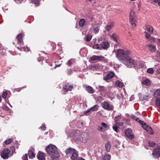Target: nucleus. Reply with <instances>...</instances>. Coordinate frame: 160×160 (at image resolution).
I'll list each match as a JSON object with an SVG mask.
<instances>
[{"label": "nucleus", "mask_w": 160, "mask_h": 160, "mask_svg": "<svg viewBox=\"0 0 160 160\" xmlns=\"http://www.w3.org/2000/svg\"><path fill=\"white\" fill-rule=\"evenodd\" d=\"M81 133L80 131L77 130L73 132V138L74 139L76 140H79Z\"/></svg>", "instance_id": "obj_10"}, {"label": "nucleus", "mask_w": 160, "mask_h": 160, "mask_svg": "<svg viewBox=\"0 0 160 160\" xmlns=\"http://www.w3.org/2000/svg\"><path fill=\"white\" fill-rule=\"evenodd\" d=\"M22 160H28V155L27 154H25L22 157Z\"/></svg>", "instance_id": "obj_49"}, {"label": "nucleus", "mask_w": 160, "mask_h": 160, "mask_svg": "<svg viewBox=\"0 0 160 160\" xmlns=\"http://www.w3.org/2000/svg\"><path fill=\"white\" fill-rule=\"evenodd\" d=\"M99 65L98 64H96L95 65L92 66V68L94 70V69H97L99 68Z\"/></svg>", "instance_id": "obj_48"}, {"label": "nucleus", "mask_w": 160, "mask_h": 160, "mask_svg": "<svg viewBox=\"0 0 160 160\" xmlns=\"http://www.w3.org/2000/svg\"><path fill=\"white\" fill-rule=\"evenodd\" d=\"M123 63L129 68L135 67L137 63L132 58L127 57L123 61Z\"/></svg>", "instance_id": "obj_2"}, {"label": "nucleus", "mask_w": 160, "mask_h": 160, "mask_svg": "<svg viewBox=\"0 0 160 160\" xmlns=\"http://www.w3.org/2000/svg\"><path fill=\"white\" fill-rule=\"evenodd\" d=\"M153 157L155 158H157L160 156V148H158L154 149L152 154Z\"/></svg>", "instance_id": "obj_12"}, {"label": "nucleus", "mask_w": 160, "mask_h": 160, "mask_svg": "<svg viewBox=\"0 0 160 160\" xmlns=\"http://www.w3.org/2000/svg\"><path fill=\"white\" fill-rule=\"evenodd\" d=\"M138 96L139 97L140 99L142 101L148 100L151 97L150 95H142L141 93L138 94Z\"/></svg>", "instance_id": "obj_14"}, {"label": "nucleus", "mask_w": 160, "mask_h": 160, "mask_svg": "<svg viewBox=\"0 0 160 160\" xmlns=\"http://www.w3.org/2000/svg\"><path fill=\"white\" fill-rule=\"evenodd\" d=\"M37 157L39 160H44L45 158L44 153L40 151L38 152Z\"/></svg>", "instance_id": "obj_16"}, {"label": "nucleus", "mask_w": 160, "mask_h": 160, "mask_svg": "<svg viewBox=\"0 0 160 160\" xmlns=\"http://www.w3.org/2000/svg\"><path fill=\"white\" fill-rule=\"evenodd\" d=\"M34 150L33 148H31L28 150V154L29 157L30 159H32L35 158V155L34 153Z\"/></svg>", "instance_id": "obj_15"}, {"label": "nucleus", "mask_w": 160, "mask_h": 160, "mask_svg": "<svg viewBox=\"0 0 160 160\" xmlns=\"http://www.w3.org/2000/svg\"><path fill=\"white\" fill-rule=\"evenodd\" d=\"M117 56L120 60L122 62L127 57L125 55V51L122 49L117 50Z\"/></svg>", "instance_id": "obj_5"}, {"label": "nucleus", "mask_w": 160, "mask_h": 160, "mask_svg": "<svg viewBox=\"0 0 160 160\" xmlns=\"http://www.w3.org/2000/svg\"><path fill=\"white\" fill-rule=\"evenodd\" d=\"M91 61H97V56L93 55L90 58Z\"/></svg>", "instance_id": "obj_40"}, {"label": "nucleus", "mask_w": 160, "mask_h": 160, "mask_svg": "<svg viewBox=\"0 0 160 160\" xmlns=\"http://www.w3.org/2000/svg\"><path fill=\"white\" fill-rule=\"evenodd\" d=\"M86 90L90 93H93L94 92V90L91 86H88L86 87Z\"/></svg>", "instance_id": "obj_23"}, {"label": "nucleus", "mask_w": 160, "mask_h": 160, "mask_svg": "<svg viewBox=\"0 0 160 160\" xmlns=\"http://www.w3.org/2000/svg\"><path fill=\"white\" fill-rule=\"evenodd\" d=\"M101 106L103 108L107 110H111L113 109V106L106 101L103 102Z\"/></svg>", "instance_id": "obj_7"}, {"label": "nucleus", "mask_w": 160, "mask_h": 160, "mask_svg": "<svg viewBox=\"0 0 160 160\" xmlns=\"http://www.w3.org/2000/svg\"><path fill=\"white\" fill-rule=\"evenodd\" d=\"M105 147L106 148V150L107 152H109L110 149L111 145L110 144V142H108L105 144Z\"/></svg>", "instance_id": "obj_28"}, {"label": "nucleus", "mask_w": 160, "mask_h": 160, "mask_svg": "<svg viewBox=\"0 0 160 160\" xmlns=\"http://www.w3.org/2000/svg\"><path fill=\"white\" fill-rule=\"evenodd\" d=\"M114 73L111 72L108 74L105 77L103 78V79L105 81H107L109 79L112 78L114 76Z\"/></svg>", "instance_id": "obj_19"}, {"label": "nucleus", "mask_w": 160, "mask_h": 160, "mask_svg": "<svg viewBox=\"0 0 160 160\" xmlns=\"http://www.w3.org/2000/svg\"><path fill=\"white\" fill-rule=\"evenodd\" d=\"M111 155L108 154H105L103 157V160H110Z\"/></svg>", "instance_id": "obj_36"}, {"label": "nucleus", "mask_w": 160, "mask_h": 160, "mask_svg": "<svg viewBox=\"0 0 160 160\" xmlns=\"http://www.w3.org/2000/svg\"><path fill=\"white\" fill-rule=\"evenodd\" d=\"M145 37L147 38H149L150 36V34H149L147 32H145Z\"/></svg>", "instance_id": "obj_53"}, {"label": "nucleus", "mask_w": 160, "mask_h": 160, "mask_svg": "<svg viewBox=\"0 0 160 160\" xmlns=\"http://www.w3.org/2000/svg\"><path fill=\"white\" fill-rule=\"evenodd\" d=\"M97 129L99 131L101 132H103L105 130V129L102 126H98L97 128Z\"/></svg>", "instance_id": "obj_46"}, {"label": "nucleus", "mask_w": 160, "mask_h": 160, "mask_svg": "<svg viewBox=\"0 0 160 160\" xmlns=\"http://www.w3.org/2000/svg\"><path fill=\"white\" fill-rule=\"evenodd\" d=\"M131 118L136 121H138L139 119V118L138 117L134 115H132L131 117Z\"/></svg>", "instance_id": "obj_51"}, {"label": "nucleus", "mask_w": 160, "mask_h": 160, "mask_svg": "<svg viewBox=\"0 0 160 160\" xmlns=\"http://www.w3.org/2000/svg\"><path fill=\"white\" fill-rule=\"evenodd\" d=\"M154 96L156 98L155 101L156 105L160 107V88L156 90L155 91Z\"/></svg>", "instance_id": "obj_6"}, {"label": "nucleus", "mask_w": 160, "mask_h": 160, "mask_svg": "<svg viewBox=\"0 0 160 160\" xmlns=\"http://www.w3.org/2000/svg\"><path fill=\"white\" fill-rule=\"evenodd\" d=\"M132 130L130 128L127 129L125 132L126 136L129 139H132L133 138L134 136L132 134Z\"/></svg>", "instance_id": "obj_11"}, {"label": "nucleus", "mask_w": 160, "mask_h": 160, "mask_svg": "<svg viewBox=\"0 0 160 160\" xmlns=\"http://www.w3.org/2000/svg\"><path fill=\"white\" fill-rule=\"evenodd\" d=\"M157 40H158V42L160 44V39L158 38V39Z\"/></svg>", "instance_id": "obj_64"}, {"label": "nucleus", "mask_w": 160, "mask_h": 160, "mask_svg": "<svg viewBox=\"0 0 160 160\" xmlns=\"http://www.w3.org/2000/svg\"><path fill=\"white\" fill-rule=\"evenodd\" d=\"M79 141L83 142H86L89 138L88 135L86 133H82L81 135Z\"/></svg>", "instance_id": "obj_9"}, {"label": "nucleus", "mask_w": 160, "mask_h": 160, "mask_svg": "<svg viewBox=\"0 0 160 160\" xmlns=\"http://www.w3.org/2000/svg\"><path fill=\"white\" fill-rule=\"evenodd\" d=\"M103 61L106 62L107 59L104 57L101 56H97V61Z\"/></svg>", "instance_id": "obj_27"}, {"label": "nucleus", "mask_w": 160, "mask_h": 160, "mask_svg": "<svg viewBox=\"0 0 160 160\" xmlns=\"http://www.w3.org/2000/svg\"><path fill=\"white\" fill-rule=\"evenodd\" d=\"M10 151L8 148H5L1 152L2 157L4 159H7L9 157Z\"/></svg>", "instance_id": "obj_8"}, {"label": "nucleus", "mask_w": 160, "mask_h": 160, "mask_svg": "<svg viewBox=\"0 0 160 160\" xmlns=\"http://www.w3.org/2000/svg\"><path fill=\"white\" fill-rule=\"evenodd\" d=\"M72 59H71L68 61V62L67 63V64L69 66H70L72 64Z\"/></svg>", "instance_id": "obj_56"}, {"label": "nucleus", "mask_w": 160, "mask_h": 160, "mask_svg": "<svg viewBox=\"0 0 160 160\" xmlns=\"http://www.w3.org/2000/svg\"><path fill=\"white\" fill-rule=\"evenodd\" d=\"M147 45L148 46V49L150 52L152 53L155 52L156 49L155 45L152 44H148Z\"/></svg>", "instance_id": "obj_18"}, {"label": "nucleus", "mask_w": 160, "mask_h": 160, "mask_svg": "<svg viewBox=\"0 0 160 160\" xmlns=\"http://www.w3.org/2000/svg\"><path fill=\"white\" fill-rule=\"evenodd\" d=\"M155 143L153 142L150 141L149 142V146L150 147H153L154 146Z\"/></svg>", "instance_id": "obj_44"}, {"label": "nucleus", "mask_w": 160, "mask_h": 160, "mask_svg": "<svg viewBox=\"0 0 160 160\" xmlns=\"http://www.w3.org/2000/svg\"><path fill=\"white\" fill-rule=\"evenodd\" d=\"M118 36L115 33L112 34L111 36V38L113 39L116 42L118 41Z\"/></svg>", "instance_id": "obj_33"}, {"label": "nucleus", "mask_w": 160, "mask_h": 160, "mask_svg": "<svg viewBox=\"0 0 160 160\" xmlns=\"http://www.w3.org/2000/svg\"><path fill=\"white\" fill-rule=\"evenodd\" d=\"M92 38V35L91 34H88L86 36V40L87 42L90 41Z\"/></svg>", "instance_id": "obj_34"}, {"label": "nucleus", "mask_w": 160, "mask_h": 160, "mask_svg": "<svg viewBox=\"0 0 160 160\" xmlns=\"http://www.w3.org/2000/svg\"><path fill=\"white\" fill-rule=\"evenodd\" d=\"M61 64L56 65L55 66V68H56V67H60L61 66Z\"/></svg>", "instance_id": "obj_62"}, {"label": "nucleus", "mask_w": 160, "mask_h": 160, "mask_svg": "<svg viewBox=\"0 0 160 160\" xmlns=\"http://www.w3.org/2000/svg\"><path fill=\"white\" fill-rule=\"evenodd\" d=\"M100 26L98 23H96L92 25V28L95 34H97L98 32Z\"/></svg>", "instance_id": "obj_13"}, {"label": "nucleus", "mask_w": 160, "mask_h": 160, "mask_svg": "<svg viewBox=\"0 0 160 160\" xmlns=\"http://www.w3.org/2000/svg\"><path fill=\"white\" fill-rule=\"evenodd\" d=\"M32 2L36 4H38L39 3V0H32Z\"/></svg>", "instance_id": "obj_52"}, {"label": "nucleus", "mask_w": 160, "mask_h": 160, "mask_svg": "<svg viewBox=\"0 0 160 160\" xmlns=\"http://www.w3.org/2000/svg\"><path fill=\"white\" fill-rule=\"evenodd\" d=\"M98 90L99 92H106V88L103 86L99 85Z\"/></svg>", "instance_id": "obj_26"}, {"label": "nucleus", "mask_w": 160, "mask_h": 160, "mask_svg": "<svg viewBox=\"0 0 160 160\" xmlns=\"http://www.w3.org/2000/svg\"><path fill=\"white\" fill-rule=\"evenodd\" d=\"M138 66L140 68H143L144 67V65L142 62H139L138 64Z\"/></svg>", "instance_id": "obj_54"}, {"label": "nucleus", "mask_w": 160, "mask_h": 160, "mask_svg": "<svg viewBox=\"0 0 160 160\" xmlns=\"http://www.w3.org/2000/svg\"><path fill=\"white\" fill-rule=\"evenodd\" d=\"M41 129L45 131L46 129V127L45 126L44 124H42V126L41 127Z\"/></svg>", "instance_id": "obj_58"}, {"label": "nucleus", "mask_w": 160, "mask_h": 160, "mask_svg": "<svg viewBox=\"0 0 160 160\" xmlns=\"http://www.w3.org/2000/svg\"><path fill=\"white\" fill-rule=\"evenodd\" d=\"M101 124L103 127V128L104 129H107V125L105 123L102 122Z\"/></svg>", "instance_id": "obj_50"}, {"label": "nucleus", "mask_w": 160, "mask_h": 160, "mask_svg": "<svg viewBox=\"0 0 160 160\" xmlns=\"http://www.w3.org/2000/svg\"><path fill=\"white\" fill-rule=\"evenodd\" d=\"M75 151L74 149H72L71 148H69L65 150V152L67 154H69L70 153L72 152Z\"/></svg>", "instance_id": "obj_29"}, {"label": "nucleus", "mask_w": 160, "mask_h": 160, "mask_svg": "<svg viewBox=\"0 0 160 160\" xmlns=\"http://www.w3.org/2000/svg\"><path fill=\"white\" fill-rule=\"evenodd\" d=\"M22 34H19L16 38L18 40V43L21 45H22L23 44V42L22 40Z\"/></svg>", "instance_id": "obj_20"}, {"label": "nucleus", "mask_w": 160, "mask_h": 160, "mask_svg": "<svg viewBox=\"0 0 160 160\" xmlns=\"http://www.w3.org/2000/svg\"><path fill=\"white\" fill-rule=\"evenodd\" d=\"M146 131H147L148 132L151 134H152L154 133L153 132H152V129L151 127L148 126V128L147 129H146Z\"/></svg>", "instance_id": "obj_37"}, {"label": "nucleus", "mask_w": 160, "mask_h": 160, "mask_svg": "<svg viewBox=\"0 0 160 160\" xmlns=\"http://www.w3.org/2000/svg\"><path fill=\"white\" fill-rule=\"evenodd\" d=\"M46 150L48 154L51 155V157L53 160H57L59 157V153L57 148L51 144L47 146Z\"/></svg>", "instance_id": "obj_1"}, {"label": "nucleus", "mask_w": 160, "mask_h": 160, "mask_svg": "<svg viewBox=\"0 0 160 160\" xmlns=\"http://www.w3.org/2000/svg\"><path fill=\"white\" fill-rule=\"evenodd\" d=\"M117 122H116L115 124L113 126L112 128L115 131L118 132V126L117 125Z\"/></svg>", "instance_id": "obj_39"}, {"label": "nucleus", "mask_w": 160, "mask_h": 160, "mask_svg": "<svg viewBox=\"0 0 160 160\" xmlns=\"http://www.w3.org/2000/svg\"><path fill=\"white\" fill-rule=\"evenodd\" d=\"M109 46V43L106 41H102L99 45L98 44H95L93 46V48L95 49L102 50V49L106 50Z\"/></svg>", "instance_id": "obj_3"}, {"label": "nucleus", "mask_w": 160, "mask_h": 160, "mask_svg": "<svg viewBox=\"0 0 160 160\" xmlns=\"http://www.w3.org/2000/svg\"><path fill=\"white\" fill-rule=\"evenodd\" d=\"M116 84L117 86L120 88H122L123 85V83L119 80L116 82Z\"/></svg>", "instance_id": "obj_32"}, {"label": "nucleus", "mask_w": 160, "mask_h": 160, "mask_svg": "<svg viewBox=\"0 0 160 160\" xmlns=\"http://www.w3.org/2000/svg\"><path fill=\"white\" fill-rule=\"evenodd\" d=\"M12 141V138H9L6 140L4 142L6 144H8L11 143Z\"/></svg>", "instance_id": "obj_41"}, {"label": "nucleus", "mask_w": 160, "mask_h": 160, "mask_svg": "<svg viewBox=\"0 0 160 160\" xmlns=\"http://www.w3.org/2000/svg\"><path fill=\"white\" fill-rule=\"evenodd\" d=\"M85 20L84 19L82 18L80 20L79 25L81 27H83L85 24Z\"/></svg>", "instance_id": "obj_25"}, {"label": "nucleus", "mask_w": 160, "mask_h": 160, "mask_svg": "<svg viewBox=\"0 0 160 160\" xmlns=\"http://www.w3.org/2000/svg\"><path fill=\"white\" fill-rule=\"evenodd\" d=\"M73 88V86L72 85H67L64 86L63 88V89L64 92H67L68 91H71Z\"/></svg>", "instance_id": "obj_21"}, {"label": "nucleus", "mask_w": 160, "mask_h": 160, "mask_svg": "<svg viewBox=\"0 0 160 160\" xmlns=\"http://www.w3.org/2000/svg\"><path fill=\"white\" fill-rule=\"evenodd\" d=\"M7 95V92L6 91L4 92L2 95V97L4 98H5Z\"/></svg>", "instance_id": "obj_47"}, {"label": "nucleus", "mask_w": 160, "mask_h": 160, "mask_svg": "<svg viewBox=\"0 0 160 160\" xmlns=\"http://www.w3.org/2000/svg\"><path fill=\"white\" fill-rule=\"evenodd\" d=\"M121 118V114L119 115L116 116L114 118V120L115 122H117L119 121Z\"/></svg>", "instance_id": "obj_35"}, {"label": "nucleus", "mask_w": 160, "mask_h": 160, "mask_svg": "<svg viewBox=\"0 0 160 160\" xmlns=\"http://www.w3.org/2000/svg\"><path fill=\"white\" fill-rule=\"evenodd\" d=\"M18 1V2H17L18 3H21L23 0H17Z\"/></svg>", "instance_id": "obj_61"}, {"label": "nucleus", "mask_w": 160, "mask_h": 160, "mask_svg": "<svg viewBox=\"0 0 160 160\" xmlns=\"http://www.w3.org/2000/svg\"><path fill=\"white\" fill-rule=\"evenodd\" d=\"M117 123H118L117 125L118 126H122L123 125V123L122 122H119V123L117 122Z\"/></svg>", "instance_id": "obj_60"}, {"label": "nucleus", "mask_w": 160, "mask_h": 160, "mask_svg": "<svg viewBox=\"0 0 160 160\" xmlns=\"http://www.w3.org/2000/svg\"><path fill=\"white\" fill-rule=\"evenodd\" d=\"M72 153V154L71 157V160H75L78 158V155L77 153L76 152L75 150V151L73 152Z\"/></svg>", "instance_id": "obj_22"}, {"label": "nucleus", "mask_w": 160, "mask_h": 160, "mask_svg": "<svg viewBox=\"0 0 160 160\" xmlns=\"http://www.w3.org/2000/svg\"><path fill=\"white\" fill-rule=\"evenodd\" d=\"M155 40V38H151L149 40V41L151 42H154Z\"/></svg>", "instance_id": "obj_59"}, {"label": "nucleus", "mask_w": 160, "mask_h": 160, "mask_svg": "<svg viewBox=\"0 0 160 160\" xmlns=\"http://www.w3.org/2000/svg\"><path fill=\"white\" fill-rule=\"evenodd\" d=\"M153 2L155 3H158V5L160 6V0H153Z\"/></svg>", "instance_id": "obj_57"}, {"label": "nucleus", "mask_w": 160, "mask_h": 160, "mask_svg": "<svg viewBox=\"0 0 160 160\" xmlns=\"http://www.w3.org/2000/svg\"><path fill=\"white\" fill-rule=\"evenodd\" d=\"M146 28L147 30L151 34L153 33V29L152 27L149 25H147L146 26Z\"/></svg>", "instance_id": "obj_24"}, {"label": "nucleus", "mask_w": 160, "mask_h": 160, "mask_svg": "<svg viewBox=\"0 0 160 160\" xmlns=\"http://www.w3.org/2000/svg\"><path fill=\"white\" fill-rule=\"evenodd\" d=\"M98 106L97 105H96L94 106L93 107H91L87 111H85L84 112V113L85 114H87L89 112H90L91 110L92 111H96L98 110Z\"/></svg>", "instance_id": "obj_17"}, {"label": "nucleus", "mask_w": 160, "mask_h": 160, "mask_svg": "<svg viewBox=\"0 0 160 160\" xmlns=\"http://www.w3.org/2000/svg\"><path fill=\"white\" fill-rule=\"evenodd\" d=\"M113 23H112L110 25L107 26L105 27L106 30L109 31L110 30L111 28L113 27Z\"/></svg>", "instance_id": "obj_38"}, {"label": "nucleus", "mask_w": 160, "mask_h": 160, "mask_svg": "<svg viewBox=\"0 0 160 160\" xmlns=\"http://www.w3.org/2000/svg\"><path fill=\"white\" fill-rule=\"evenodd\" d=\"M102 38H99V39H98V41H99V42H100V41H101L102 40Z\"/></svg>", "instance_id": "obj_63"}, {"label": "nucleus", "mask_w": 160, "mask_h": 160, "mask_svg": "<svg viewBox=\"0 0 160 160\" xmlns=\"http://www.w3.org/2000/svg\"><path fill=\"white\" fill-rule=\"evenodd\" d=\"M17 48L19 50H20L21 51L23 50L24 51H26L27 50L28 51L29 50L28 48H25L24 47H21L20 48H19L18 47Z\"/></svg>", "instance_id": "obj_45"}, {"label": "nucleus", "mask_w": 160, "mask_h": 160, "mask_svg": "<svg viewBox=\"0 0 160 160\" xmlns=\"http://www.w3.org/2000/svg\"><path fill=\"white\" fill-rule=\"evenodd\" d=\"M147 72L148 73L152 74L154 72V71L152 68H149L147 69Z\"/></svg>", "instance_id": "obj_43"}, {"label": "nucleus", "mask_w": 160, "mask_h": 160, "mask_svg": "<svg viewBox=\"0 0 160 160\" xmlns=\"http://www.w3.org/2000/svg\"><path fill=\"white\" fill-rule=\"evenodd\" d=\"M131 53V51L129 50H127L125 52V55L128 56Z\"/></svg>", "instance_id": "obj_55"}, {"label": "nucleus", "mask_w": 160, "mask_h": 160, "mask_svg": "<svg viewBox=\"0 0 160 160\" xmlns=\"http://www.w3.org/2000/svg\"><path fill=\"white\" fill-rule=\"evenodd\" d=\"M157 58H155L158 62H160V52H157L156 56Z\"/></svg>", "instance_id": "obj_42"}, {"label": "nucleus", "mask_w": 160, "mask_h": 160, "mask_svg": "<svg viewBox=\"0 0 160 160\" xmlns=\"http://www.w3.org/2000/svg\"><path fill=\"white\" fill-rule=\"evenodd\" d=\"M143 84L146 86H148L150 84V82L148 79H146L143 81Z\"/></svg>", "instance_id": "obj_31"}, {"label": "nucleus", "mask_w": 160, "mask_h": 160, "mask_svg": "<svg viewBox=\"0 0 160 160\" xmlns=\"http://www.w3.org/2000/svg\"><path fill=\"white\" fill-rule=\"evenodd\" d=\"M129 19L131 24L133 28L136 27L135 22H136V15L135 12L133 10H131L129 15Z\"/></svg>", "instance_id": "obj_4"}, {"label": "nucleus", "mask_w": 160, "mask_h": 160, "mask_svg": "<svg viewBox=\"0 0 160 160\" xmlns=\"http://www.w3.org/2000/svg\"><path fill=\"white\" fill-rule=\"evenodd\" d=\"M138 122L143 125L142 127L145 130L147 129L148 126H149L148 125H146V124L145 123H143L144 122L143 121H142L141 120H139L138 121Z\"/></svg>", "instance_id": "obj_30"}]
</instances>
